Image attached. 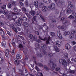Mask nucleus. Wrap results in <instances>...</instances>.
<instances>
[{"label":"nucleus","mask_w":76,"mask_h":76,"mask_svg":"<svg viewBox=\"0 0 76 76\" xmlns=\"http://www.w3.org/2000/svg\"><path fill=\"white\" fill-rule=\"evenodd\" d=\"M68 18L71 19H72L74 18V17H73L72 15H71L70 16L68 17Z\"/></svg>","instance_id":"52"},{"label":"nucleus","mask_w":76,"mask_h":76,"mask_svg":"<svg viewBox=\"0 0 76 76\" xmlns=\"http://www.w3.org/2000/svg\"><path fill=\"white\" fill-rule=\"evenodd\" d=\"M75 71H71L70 70L69 72V73H75Z\"/></svg>","instance_id":"58"},{"label":"nucleus","mask_w":76,"mask_h":76,"mask_svg":"<svg viewBox=\"0 0 76 76\" xmlns=\"http://www.w3.org/2000/svg\"><path fill=\"white\" fill-rule=\"evenodd\" d=\"M17 26H21V23H19L18 22L16 23Z\"/></svg>","instance_id":"53"},{"label":"nucleus","mask_w":76,"mask_h":76,"mask_svg":"<svg viewBox=\"0 0 76 76\" xmlns=\"http://www.w3.org/2000/svg\"><path fill=\"white\" fill-rule=\"evenodd\" d=\"M51 21L53 23H55L56 22V20L55 19H52L51 20Z\"/></svg>","instance_id":"42"},{"label":"nucleus","mask_w":76,"mask_h":76,"mask_svg":"<svg viewBox=\"0 0 76 76\" xmlns=\"http://www.w3.org/2000/svg\"><path fill=\"white\" fill-rule=\"evenodd\" d=\"M53 48L54 50H55V51H57V52H59V51H60V49L59 48H58L57 47H56V45H53Z\"/></svg>","instance_id":"13"},{"label":"nucleus","mask_w":76,"mask_h":76,"mask_svg":"<svg viewBox=\"0 0 76 76\" xmlns=\"http://www.w3.org/2000/svg\"><path fill=\"white\" fill-rule=\"evenodd\" d=\"M37 26L38 28H39V29H42V27H41V26H40L37 25Z\"/></svg>","instance_id":"60"},{"label":"nucleus","mask_w":76,"mask_h":76,"mask_svg":"<svg viewBox=\"0 0 76 76\" xmlns=\"http://www.w3.org/2000/svg\"><path fill=\"white\" fill-rule=\"evenodd\" d=\"M1 44L3 47H5V46L6 44V42L4 41H2Z\"/></svg>","instance_id":"23"},{"label":"nucleus","mask_w":76,"mask_h":76,"mask_svg":"<svg viewBox=\"0 0 76 76\" xmlns=\"http://www.w3.org/2000/svg\"><path fill=\"white\" fill-rule=\"evenodd\" d=\"M16 57L17 59H20L21 57V56L19 54L17 55L16 56Z\"/></svg>","instance_id":"33"},{"label":"nucleus","mask_w":76,"mask_h":76,"mask_svg":"<svg viewBox=\"0 0 76 76\" xmlns=\"http://www.w3.org/2000/svg\"><path fill=\"white\" fill-rule=\"evenodd\" d=\"M43 67L44 69H45V70H50V68H49V67H48V66H47V65H45L43 66Z\"/></svg>","instance_id":"20"},{"label":"nucleus","mask_w":76,"mask_h":76,"mask_svg":"<svg viewBox=\"0 0 76 76\" xmlns=\"http://www.w3.org/2000/svg\"><path fill=\"white\" fill-rule=\"evenodd\" d=\"M43 54H44L45 55L47 56V52H45V50H43Z\"/></svg>","instance_id":"57"},{"label":"nucleus","mask_w":76,"mask_h":76,"mask_svg":"<svg viewBox=\"0 0 76 76\" xmlns=\"http://www.w3.org/2000/svg\"><path fill=\"white\" fill-rule=\"evenodd\" d=\"M19 73L20 75L21 76H27L29 75L28 72L26 70L25 72V74H24L23 72L20 69H19Z\"/></svg>","instance_id":"2"},{"label":"nucleus","mask_w":76,"mask_h":76,"mask_svg":"<svg viewBox=\"0 0 76 76\" xmlns=\"http://www.w3.org/2000/svg\"><path fill=\"white\" fill-rule=\"evenodd\" d=\"M1 8L3 10H4L6 9V5H3L1 6Z\"/></svg>","instance_id":"37"},{"label":"nucleus","mask_w":76,"mask_h":76,"mask_svg":"<svg viewBox=\"0 0 76 76\" xmlns=\"http://www.w3.org/2000/svg\"><path fill=\"white\" fill-rule=\"evenodd\" d=\"M19 47L20 48H23V45L21 44H20Z\"/></svg>","instance_id":"61"},{"label":"nucleus","mask_w":76,"mask_h":76,"mask_svg":"<svg viewBox=\"0 0 76 76\" xmlns=\"http://www.w3.org/2000/svg\"><path fill=\"white\" fill-rule=\"evenodd\" d=\"M25 4L26 6L28 7L29 6V4L28 3V1H26L25 2Z\"/></svg>","instance_id":"40"},{"label":"nucleus","mask_w":76,"mask_h":76,"mask_svg":"<svg viewBox=\"0 0 76 76\" xmlns=\"http://www.w3.org/2000/svg\"><path fill=\"white\" fill-rule=\"evenodd\" d=\"M34 4L35 6V7L37 8L38 6V1H35L34 2Z\"/></svg>","instance_id":"19"},{"label":"nucleus","mask_w":76,"mask_h":76,"mask_svg":"<svg viewBox=\"0 0 76 76\" xmlns=\"http://www.w3.org/2000/svg\"><path fill=\"white\" fill-rule=\"evenodd\" d=\"M45 4L43 3H40L39 4V8H42V7H43L44 6Z\"/></svg>","instance_id":"26"},{"label":"nucleus","mask_w":76,"mask_h":76,"mask_svg":"<svg viewBox=\"0 0 76 76\" xmlns=\"http://www.w3.org/2000/svg\"><path fill=\"white\" fill-rule=\"evenodd\" d=\"M14 61L15 64L17 66H20V64L19 62V60L18 59H15L14 60Z\"/></svg>","instance_id":"6"},{"label":"nucleus","mask_w":76,"mask_h":76,"mask_svg":"<svg viewBox=\"0 0 76 76\" xmlns=\"http://www.w3.org/2000/svg\"><path fill=\"white\" fill-rule=\"evenodd\" d=\"M56 45L57 47H60L61 45V43L60 41H58L56 42Z\"/></svg>","instance_id":"9"},{"label":"nucleus","mask_w":76,"mask_h":76,"mask_svg":"<svg viewBox=\"0 0 76 76\" xmlns=\"http://www.w3.org/2000/svg\"><path fill=\"white\" fill-rule=\"evenodd\" d=\"M73 37H74L73 34H71L69 36V38H70V39H72V38H73Z\"/></svg>","instance_id":"45"},{"label":"nucleus","mask_w":76,"mask_h":76,"mask_svg":"<svg viewBox=\"0 0 76 76\" xmlns=\"http://www.w3.org/2000/svg\"><path fill=\"white\" fill-rule=\"evenodd\" d=\"M20 5H21V6H23V3H22L21 2H20Z\"/></svg>","instance_id":"64"},{"label":"nucleus","mask_w":76,"mask_h":76,"mask_svg":"<svg viewBox=\"0 0 76 76\" xmlns=\"http://www.w3.org/2000/svg\"><path fill=\"white\" fill-rule=\"evenodd\" d=\"M33 40L34 41H37V36H34L33 37Z\"/></svg>","instance_id":"43"},{"label":"nucleus","mask_w":76,"mask_h":76,"mask_svg":"<svg viewBox=\"0 0 76 76\" xmlns=\"http://www.w3.org/2000/svg\"><path fill=\"white\" fill-rule=\"evenodd\" d=\"M71 34H72V35H73V34L75 33V31L74 30H72L71 31Z\"/></svg>","instance_id":"55"},{"label":"nucleus","mask_w":76,"mask_h":76,"mask_svg":"<svg viewBox=\"0 0 76 76\" xmlns=\"http://www.w3.org/2000/svg\"><path fill=\"white\" fill-rule=\"evenodd\" d=\"M11 3L12 4H11L10 3H9L8 4V8H9L10 9H11V8L12 7V6L13 5V4H14V2H11Z\"/></svg>","instance_id":"15"},{"label":"nucleus","mask_w":76,"mask_h":76,"mask_svg":"<svg viewBox=\"0 0 76 76\" xmlns=\"http://www.w3.org/2000/svg\"><path fill=\"white\" fill-rule=\"evenodd\" d=\"M9 53H10V51H9V50L8 49L6 50L5 53V56L6 57H8V56H9Z\"/></svg>","instance_id":"17"},{"label":"nucleus","mask_w":76,"mask_h":76,"mask_svg":"<svg viewBox=\"0 0 76 76\" xmlns=\"http://www.w3.org/2000/svg\"><path fill=\"white\" fill-rule=\"evenodd\" d=\"M50 64H52V69H53V70H54V69H55V68L56 67V64L53 63V59H51L50 60Z\"/></svg>","instance_id":"8"},{"label":"nucleus","mask_w":76,"mask_h":76,"mask_svg":"<svg viewBox=\"0 0 76 76\" xmlns=\"http://www.w3.org/2000/svg\"><path fill=\"white\" fill-rule=\"evenodd\" d=\"M12 29H13V30H14V31H15L16 33H18V30H17V28H16L15 27H13Z\"/></svg>","instance_id":"38"},{"label":"nucleus","mask_w":76,"mask_h":76,"mask_svg":"<svg viewBox=\"0 0 76 76\" xmlns=\"http://www.w3.org/2000/svg\"><path fill=\"white\" fill-rule=\"evenodd\" d=\"M22 10L23 11V13H26L27 12V10H26V9L25 7H23L22 8Z\"/></svg>","instance_id":"30"},{"label":"nucleus","mask_w":76,"mask_h":76,"mask_svg":"<svg viewBox=\"0 0 76 76\" xmlns=\"http://www.w3.org/2000/svg\"><path fill=\"white\" fill-rule=\"evenodd\" d=\"M4 25V23H3V22L0 21V26H3Z\"/></svg>","instance_id":"47"},{"label":"nucleus","mask_w":76,"mask_h":76,"mask_svg":"<svg viewBox=\"0 0 76 76\" xmlns=\"http://www.w3.org/2000/svg\"><path fill=\"white\" fill-rule=\"evenodd\" d=\"M65 47L67 50H69L70 48V45L69 44H67L66 45Z\"/></svg>","instance_id":"21"},{"label":"nucleus","mask_w":76,"mask_h":76,"mask_svg":"<svg viewBox=\"0 0 76 76\" xmlns=\"http://www.w3.org/2000/svg\"><path fill=\"white\" fill-rule=\"evenodd\" d=\"M13 10L14 12H17L18 11V9L17 8V5L14 6Z\"/></svg>","instance_id":"14"},{"label":"nucleus","mask_w":76,"mask_h":76,"mask_svg":"<svg viewBox=\"0 0 76 76\" xmlns=\"http://www.w3.org/2000/svg\"><path fill=\"white\" fill-rule=\"evenodd\" d=\"M33 37L34 36H33V35L31 34H29L28 37L30 38V39H32V38H33Z\"/></svg>","instance_id":"39"},{"label":"nucleus","mask_w":76,"mask_h":76,"mask_svg":"<svg viewBox=\"0 0 76 76\" xmlns=\"http://www.w3.org/2000/svg\"><path fill=\"white\" fill-rule=\"evenodd\" d=\"M26 70H27V69H26L25 68H23V69H22V72H23V71H25V72Z\"/></svg>","instance_id":"62"},{"label":"nucleus","mask_w":76,"mask_h":76,"mask_svg":"<svg viewBox=\"0 0 76 76\" xmlns=\"http://www.w3.org/2000/svg\"><path fill=\"white\" fill-rule=\"evenodd\" d=\"M55 13L56 14H58L59 13V10L57 9L55 10Z\"/></svg>","instance_id":"50"},{"label":"nucleus","mask_w":76,"mask_h":76,"mask_svg":"<svg viewBox=\"0 0 76 76\" xmlns=\"http://www.w3.org/2000/svg\"><path fill=\"white\" fill-rule=\"evenodd\" d=\"M35 45L36 48H39V47H40V45H39L38 43L36 44Z\"/></svg>","instance_id":"49"},{"label":"nucleus","mask_w":76,"mask_h":76,"mask_svg":"<svg viewBox=\"0 0 76 76\" xmlns=\"http://www.w3.org/2000/svg\"><path fill=\"white\" fill-rule=\"evenodd\" d=\"M41 48H43V49H44V48H45V47H46V46L44 44H42L41 45Z\"/></svg>","instance_id":"35"},{"label":"nucleus","mask_w":76,"mask_h":76,"mask_svg":"<svg viewBox=\"0 0 76 76\" xmlns=\"http://www.w3.org/2000/svg\"><path fill=\"white\" fill-rule=\"evenodd\" d=\"M21 18H22L23 21H24V22H26L28 20V19L26 17H23Z\"/></svg>","instance_id":"27"},{"label":"nucleus","mask_w":76,"mask_h":76,"mask_svg":"<svg viewBox=\"0 0 76 76\" xmlns=\"http://www.w3.org/2000/svg\"><path fill=\"white\" fill-rule=\"evenodd\" d=\"M29 14L31 15L32 16H34L35 15L36 12L34 11H31L29 12Z\"/></svg>","instance_id":"16"},{"label":"nucleus","mask_w":76,"mask_h":76,"mask_svg":"<svg viewBox=\"0 0 76 76\" xmlns=\"http://www.w3.org/2000/svg\"><path fill=\"white\" fill-rule=\"evenodd\" d=\"M37 57H42V53H39L37 54Z\"/></svg>","instance_id":"31"},{"label":"nucleus","mask_w":76,"mask_h":76,"mask_svg":"<svg viewBox=\"0 0 76 76\" xmlns=\"http://www.w3.org/2000/svg\"><path fill=\"white\" fill-rule=\"evenodd\" d=\"M0 31H2V32L3 33V34L2 36V37L3 39H5V37H6V36H5L6 34H5V33H4V31H3V30L1 29H0Z\"/></svg>","instance_id":"12"},{"label":"nucleus","mask_w":76,"mask_h":76,"mask_svg":"<svg viewBox=\"0 0 76 76\" xmlns=\"http://www.w3.org/2000/svg\"><path fill=\"white\" fill-rule=\"evenodd\" d=\"M48 55L49 57H52V56H53V54L51 53H49L48 54Z\"/></svg>","instance_id":"54"},{"label":"nucleus","mask_w":76,"mask_h":76,"mask_svg":"<svg viewBox=\"0 0 76 76\" xmlns=\"http://www.w3.org/2000/svg\"><path fill=\"white\" fill-rule=\"evenodd\" d=\"M70 34V32L67 31H66L64 33V35H65V36L66 35H69Z\"/></svg>","instance_id":"29"},{"label":"nucleus","mask_w":76,"mask_h":76,"mask_svg":"<svg viewBox=\"0 0 76 76\" xmlns=\"http://www.w3.org/2000/svg\"><path fill=\"white\" fill-rule=\"evenodd\" d=\"M64 4V1L61 0H59L58 2L56 3V4H57L58 6H61Z\"/></svg>","instance_id":"4"},{"label":"nucleus","mask_w":76,"mask_h":76,"mask_svg":"<svg viewBox=\"0 0 76 76\" xmlns=\"http://www.w3.org/2000/svg\"><path fill=\"white\" fill-rule=\"evenodd\" d=\"M39 39H38L37 40V42H38L39 43H40V42H41V40H42L43 41H46V40H47V39H48L46 37L43 39L40 36H39Z\"/></svg>","instance_id":"5"},{"label":"nucleus","mask_w":76,"mask_h":76,"mask_svg":"<svg viewBox=\"0 0 76 76\" xmlns=\"http://www.w3.org/2000/svg\"><path fill=\"white\" fill-rule=\"evenodd\" d=\"M42 12H46L48 10V8L46 6H44L42 8Z\"/></svg>","instance_id":"10"},{"label":"nucleus","mask_w":76,"mask_h":76,"mask_svg":"<svg viewBox=\"0 0 76 76\" xmlns=\"http://www.w3.org/2000/svg\"><path fill=\"white\" fill-rule=\"evenodd\" d=\"M51 1V0H43V2L45 3H50Z\"/></svg>","instance_id":"25"},{"label":"nucleus","mask_w":76,"mask_h":76,"mask_svg":"<svg viewBox=\"0 0 76 76\" xmlns=\"http://www.w3.org/2000/svg\"><path fill=\"white\" fill-rule=\"evenodd\" d=\"M11 53V54H15V50L14 49L12 50Z\"/></svg>","instance_id":"51"},{"label":"nucleus","mask_w":76,"mask_h":76,"mask_svg":"<svg viewBox=\"0 0 76 76\" xmlns=\"http://www.w3.org/2000/svg\"><path fill=\"white\" fill-rule=\"evenodd\" d=\"M66 12L68 14H70L72 12V10L70 8L66 10Z\"/></svg>","instance_id":"28"},{"label":"nucleus","mask_w":76,"mask_h":76,"mask_svg":"<svg viewBox=\"0 0 76 76\" xmlns=\"http://www.w3.org/2000/svg\"><path fill=\"white\" fill-rule=\"evenodd\" d=\"M8 12L4 10V12L3 13H4L5 15H7L8 14Z\"/></svg>","instance_id":"44"},{"label":"nucleus","mask_w":76,"mask_h":76,"mask_svg":"<svg viewBox=\"0 0 76 76\" xmlns=\"http://www.w3.org/2000/svg\"><path fill=\"white\" fill-rule=\"evenodd\" d=\"M50 8L52 10H54L56 8V5L54 3H52L50 6Z\"/></svg>","instance_id":"7"},{"label":"nucleus","mask_w":76,"mask_h":76,"mask_svg":"<svg viewBox=\"0 0 76 76\" xmlns=\"http://www.w3.org/2000/svg\"><path fill=\"white\" fill-rule=\"evenodd\" d=\"M46 44H49L50 45V39H49L48 40H47V41H46Z\"/></svg>","instance_id":"36"},{"label":"nucleus","mask_w":76,"mask_h":76,"mask_svg":"<svg viewBox=\"0 0 76 76\" xmlns=\"http://www.w3.org/2000/svg\"><path fill=\"white\" fill-rule=\"evenodd\" d=\"M23 24L24 25V29H25L26 28H27L29 26V24L27 22H25L23 23Z\"/></svg>","instance_id":"11"},{"label":"nucleus","mask_w":76,"mask_h":76,"mask_svg":"<svg viewBox=\"0 0 76 76\" xmlns=\"http://www.w3.org/2000/svg\"><path fill=\"white\" fill-rule=\"evenodd\" d=\"M18 21L19 23H22V22H23V20L22 18H20L18 19Z\"/></svg>","instance_id":"24"},{"label":"nucleus","mask_w":76,"mask_h":76,"mask_svg":"<svg viewBox=\"0 0 76 76\" xmlns=\"http://www.w3.org/2000/svg\"><path fill=\"white\" fill-rule=\"evenodd\" d=\"M38 73L40 75L39 76L38 75H37L36 76H43V75H42V73L41 72H38Z\"/></svg>","instance_id":"46"},{"label":"nucleus","mask_w":76,"mask_h":76,"mask_svg":"<svg viewBox=\"0 0 76 76\" xmlns=\"http://www.w3.org/2000/svg\"><path fill=\"white\" fill-rule=\"evenodd\" d=\"M38 15H39V16L40 18L42 19V21H43V22H45V19L44 18V17L42 16V15L41 14H39V13H38Z\"/></svg>","instance_id":"22"},{"label":"nucleus","mask_w":76,"mask_h":76,"mask_svg":"<svg viewBox=\"0 0 76 76\" xmlns=\"http://www.w3.org/2000/svg\"><path fill=\"white\" fill-rule=\"evenodd\" d=\"M59 61L60 63H62V65L64 67H66L67 65V61L65 59H60L59 60Z\"/></svg>","instance_id":"3"},{"label":"nucleus","mask_w":76,"mask_h":76,"mask_svg":"<svg viewBox=\"0 0 76 76\" xmlns=\"http://www.w3.org/2000/svg\"><path fill=\"white\" fill-rule=\"evenodd\" d=\"M37 65L39 66L43 67V65L41 64V63H38L37 64Z\"/></svg>","instance_id":"41"},{"label":"nucleus","mask_w":76,"mask_h":76,"mask_svg":"<svg viewBox=\"0 0 76 76\" xmlns=\"http://www.w3.org/2000/svg\"><path fill=\"white\" fill-rule=\"evenodd\" d=\"M0 62H1L2 63L4 62V61H3V58H0Z\"/></svg>","instance_id":"56"},{"label":"nucleus","mask_w":76,"mask_h":76,"mask_svg":"<svg viewBox=\"0 0 76 76\" xmlns=\"http://www.w3.org/2000/svg\"><path fill=\"white\" fill-rule=\"evenodd\" d=\"M56 72H60V69L59 68H56Z\"/></svg>","instance_id":"48"},{"label":"nucleus","mask_w":76,"mask_h":76,"mask_svg":"<svg viewBox=\"0 0 76 76\" xmlns=\"http://www.w3.org/2000/svg\"><path fill=\"white\" fill-rule=\"evenodd\" d=\"M16 13L14 12H11L9 13V14L7 15V19H9V20H13L14 21H15V18H13L12 17V16H14L15 15H16Z\"/></svg>","instance_id":"1"},{"label":"nucleus","mask_w":76,"mask_h":76,"mask_svg":"<svg viewBox=\"0 0 76 76\" xmlns=\"http://www.w3.org/2000/svg\"><path fill=\"white\" fill-rule=\"evenodd\" d=\"M50 34L52 37H54L56 35V34L54 32H50Z\"/></svg>","instance_id":"34"},{"label":"nucleus","mask_w":76,"mask_h":76,"mask_svg":"<svg viewBox=\"0 0 76 76\" xmlns=\"http://www.w3.org/2000/svg\"><path fill=\"white\" fill-rule=\"evenodd\" d=\"M58 32H60V31H57V36L59 37V38H60V39H62L63 38V37H62V36H61V34H60V33H59Z\"/></svg>","instance_id":"18"},{"label":"nucleus","mask_w":76,"mask_h":76,"mask_svg":"<svg viewBox=\"0 0 76 76\" xmlns=\"http://www.w3.org/2000/svg\"><path fill=\"white\" fill-rule=\"evenodd\" d=\"M18 37H20V38L23 40H24V38L23 37L19 35H18Z\"/></svg>","instance_id":"59"},{"label":"nucleus","mask_w":76,"mask_h":76,"mask_svg":"<svg viewBox=\"0 0 76 76\" xmlns=\"http://www.w3.org/2000/svg\"><path fill=\"white\" fill-rule=\"evenodd\" d=\"M68 5L69 7H72L73 6V5L72 4L71 2H69L68 3Z\"/></svg>","instance_id":"32"},{"label":"nucleus","mask_w":76,"mask_h":76,"mask_svg":"<svg viewBox=\"0 0 76 76\" xmlns=\"http://www.w3.org/2000/svg\"><path fill=\"white\" fill-rule=\"evenodd\" d=\"M27 17L29 19H31V15H27Z\"/></svg>","instance_id":"63"}]
</instances>
